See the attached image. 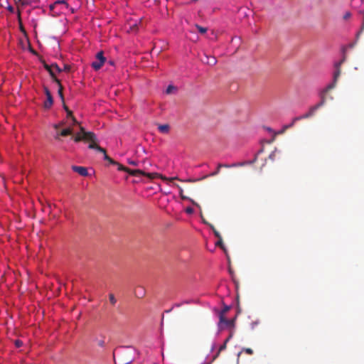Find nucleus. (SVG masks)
<instances>
[{"instance_id":"nucleus-11","label":"nucleus","mask_w":364,"mask_h":364,"mask_svg":"<svg viewBox=\"0 0 364 364\" xmlns=\"http://www.w3.org/2000/svg\"><path fill=\"white\" fill-rule=\"evenodd\" d=\"M55 82L58 85V94L60 98L61 99L63 104H64L65 100H64V95H63V87L61 85L60 81L57 77H55Z\"/></svg>"},{"instance_id":"nucleus-25","label":"nucleus","mask_w":364,"mask_h":364,"mask_svg":"<svg viewBox=\"0 0 364 364\" xmlns=\"http://www.w3.org/2000/svg\"><path fill=\"white\" fill-rule=\"evenodd\" d=\"M176 87L173 85H168L166 88V94H171L173 90H175Z\"/></svg>"},{"instance_id":"nucleus-23","label":"nucleus","mask_w":364,"mask_h":364,"mask_svg":"<svg viewBox=\"0 0 364 364\" xmlns=\"http://www.w3.org/2000/svg\"><path fill=\"white\" fill-rule=\"evenodd\" d=\"M210 228L213 230L215 236L216 237H218V239H220L221 235L220 234V232L215 228V227L213 225H211Z\"/></svg>"},{"instance_id":"nucleus-20","label":"nucleus","mask_w":364,"mask_h":364,"mask_svg":"<svg viewBox=\"0 0 364 364\" xmlns=\"http://www.w3.org/2000/svg\"><path fill=\"white\" fill-rule=\"evenodd\" d=\"M67 114H68V117H70L72 119L74 124H78V122L74 117V116L73 115V113H72V112L70 110H68Z\"/></svg>"},{"instance_id":"nucleus-15","label":"nucleus","mask_w":364,"mask_h":364,"mask_svg":"<svg viewBox=\"0 0 364 364\" xmlns=\"http://www.w3.org/2000/svg\"><path fill=\"white\" fill-rule=\"evenodd\" d=\"M44 68L50 73V75H51L53 81L55 82V77H56V76H55V73L53 71V64L50 65H49L48 64H45L44 65Z\"/></svg>"},{"instance_id":"nucleus-12","label":"nucleus","mask_w":364,"mask_h":364,"mask_svg":"<svg viewBox=\"0 0 364 364\" xmlns=\"http://www.w3.org/2000/svg\"><path fill=\"white\" fill-rule=\"evenodd\" d=\"M145 289L142 286H137L134 290V294L137 298H143L145 296Z\"/></svg>"},{"instance_id":"nucleus-29","label":"nucleus","mask_w":364,"mask_h":364,"mask_svg":"<svg viewBox=\"0 0 364 364\" xmlns=\"http://www.w3.org/2000/svg\"><path fill=\"white\" fill-rule=\"evenodd\" d=\"M242 351L245 352L246 353L249 355H252L253 353V350L251 348H244Z\"/></svg>"},{"instance_id":"nucleus-21","label":"nucleus","mask_w":364,"mask_h":364,"mask_svg":"<svg viewBox=\"0 0 364 364\" xmlns=\"http://www.w3.org/2000/svg\"><path fill=\"white\" fill-rule=\"evenodd\" d=\"M109 302L112 304V305L114 306L117 303V299H115L113 294H109Z\"/></svg>"},{"instance_id":"nucleus-4","label":"nucleus","mask_w":364,"mask_h":364,"mask_svg":"<svg viewBox=\"0 0 364 364\" xmlns=\"http://www.w3.org/2000/svg\"><path fill=\"white\" fill-rule=\"evenodd\" d=\"M75 142L80 141H90V143H96L97 137L94 132H86L85 128L80 127V132L77 133L73 138Z\"/></svg>"},{"instance_id":"nucleus-5","label":"nucleus","mask_w":364,"mask_h":364,"mask_svg":"<svg viewBox=\"0 0 364 364\" xmlns=\"http://www.w3.org/2000/svg\"><path fill=\"white\" fill-rule=\"evenodd\" d=\"M106 58L104 57L102 51L98 52L96 55V59L91 64L92 68L95 70H100L104 65Z\"/></svg>"},{"instance_id":"nucleus-24","label":"nucleus","mask_w":364,"mask_h":364,"mask_svg":"<svg viewBox=\"0 0 364 364\" xmlns=\"http://www.w3.org/2000/svg\"><path fill=\"white\" fill-rule=\"evenodd\" d=\"M53 68L55 73V72L60 73L62 70L56 63L53 64Z\"/></svg>"},{"instance_id":"nucleus-30","label":"nucleus","mask_w":364,"mask_h":364,"mask_svg":"<svg viewBox=\"0 0 364 364\" xmlns=\"http://www.w3.org/2000/svg\"><path fill=\"white\" fill-rule=\"evenodd\" d=\"M220 168H218V166L217 169L214 172L210 173L209 176H215L218 175L219 173V172H220Z\"/></svg>"},{"instance_id":"nucleus-35","label":"nucleus","mask_w":364,"mask_h":364,"mask_svg":"<svg viewBox=\"0 0 364 364\" xmlns=\"http://www.w3.org/2000/svg\"><path fill=\"white\" fill-rule=\"evenodd\" d=\"M350 16H351V14H350V12H346V13L344 14V16H343V18H344L345 20H346V19L349 18L350 17Z\"/></svg>"},{"instance_id":"nucleus-48","label":"nucleus","mask_w":364,"mask_h":364,"mask_svg":"<svg viewBox=\"0 0 364 364\" xmlns=\"http://www.w3.org/2000/svg\"><path fill=\"white\" fill-rule=\"evenodd\" d=\"M256 324H257V323H252V328H254V325H256Z\"/></svg>"},{"instance_id":"nucleus-44","label":"nucleus","mask_w":364,"mask_h":364,"mask_svg":"<svg viewBox=\"0 0 364 364\" xmlns=\"http://www.w3.org/2000/svg\"><path fill=\"white\" fill-rule=\"evenodd\" d=\"M64 69L65 70H70V67L68 65H65Z\"/></svg>"},{"instance_id":"nucleus-9","label":"nucleus","mask_w":364,"mask_h":364,"mask_svg":"<svg viewBox=\"0 0 364 364\" xmlns=\"http://www.w3.org/2000/svg\"><path fill=\"white\" fill-rule=\"evenodd\" d=\"M88 148L91 149H96L99 152L103 153L104 154V159L107 161H108V160H109L110 157L107 154L105 149L102 148L101 146H100L97 142L96 143H90L88 146Z\"/></svg>"},{"instance_id":"nucleus-31","label":"nucleus","mask_w":364,"mask_h":364,"mask_svg":"<svg viewBox=\"0 0 364 364\" xmlns=\"http://www.w3.org/2000/svg\"><path fill=\"white\" fill-rule=\"evenodd\" d=\"M23 345V342L20 340H16L15 341V346L17 347V348H19L21 346H22Z\"/></svg>"},{"instance_id":"nucleus-49","label":"nucleus","mask_w":364,"mask_h":364,"mask_svg":"<svg viewBox=\"0 0 364 364\" xmlns=\"http://www.w3.org/2000/svg\"><path fill=\"white\" fill-rule=\"evenodd\" d=\"M109 63L110 65H113L112 61H109Z\"/></svg>"},{"instance_id":"nucleus-39","label":"nucleus","mask_w":364,"mask_h":364,"mask_svg":"<svg viewBox=\"0 0 364 364\" xmlns=\"http://www.w3.org/2000/svg\"><path fill=\"white\" fill-rule=\"evenodd\" d=\"M108 161L112 164H114L115 165V164H117V161H114L112 158L109 159V160H108Z\"/></svg>"},{"instance_id":"nucleus-22","label":"nucleus","mask_w":364,"mask_h":364,"mask_svg":"<svg viewBox=\"0 0 364 364\" xmlns=\"http://www.w3.org/2000/svg\"><path fill=\"white\" fill-rule=\"evenodd\" d=\"M196 28L198 29V32H200L201 34H204L207 31V28L205 27H202L199 25H196Z\"/></svg>"},{"instance_id":"nucleus-18","label":"nucleus","mask_w":364,"mask_h":364,"mask_svg":"<svg viewBox=\"0 0 364 364\" xmlns=\"http://www.w3.org/2000/svg\"><path fill=\"white\" fill-rule=\"evenodd\" d=\"M345 61V58H343L342 60H341L339 62H337L335 63V72H339V75H341V65L343 63V62Z\"/></svg>"},{"instance_id":"nucleus-34","label":"nucleus","mask_w":364,"mask_h":364,"mask_svg":"<svg viewBox=\"0 0 364 364\" xmlns=\"http://www.w3.org/2000/svg\"><path fill=\"white\" fill-rule=\"evenodd\" d=\"M177 188H178L179 189V192H180V195L181 196L182 198H185V197L183 196V189L181 187H180L178 185H176Z\"/></svg>"},{"instance_id":"nucleus-19","label":"nucleus","mask_w":364,"mask_h":364,"mask_svg":"<svg viewBox=\"0 0 364 364\" xmlns=\"http://www.w3.org/2000/svg\"><path fill=\"white\" fill-rule=\"evenodd\" d=\"M215 245L220 247L221 249L225 251V247L223 242L222 236L220 237V239H218V242H215Z\"/></svg>"},{"instance_id":"nucleus-10","label":"nucleus","mask_w":364,"mask_h":364,"mask_svg":"<svg viewBox=\"0 0 364 364\" xmlns=\"http://www.w3.org/2000/svg\"><path fill=\"white\" fill-rule=\"evenodd\" d=\"M72 169L77 173L78 174H80V176H86L88 175V172H87V170L86 168L83 167V166H73L72 167Z\"/></svg>"},{"instance_id":"nucleus-28","label":"nucleus","mask_w":364,"mask_h":364,"mask_svg":"<svg viewBox=\"0 0 364 364\" xmlns=\"http://www.w3.org/2000/svg\"><path fill=\"white\" fill-rule=\"evenodd\" d=\"M138 30V26L136 23H134V25L130 26V31L135 32Z\"/></svg>"},{"instance_id":"nucleus-1","label":"nucleus","mask_w":364,"mask_h":364,"mask_svg":"<svg viewBox=\"0 0 364 364\" xmlns=\"http://www.w3.org/2000/svg\"><path fill=\"white\" fill-rule=\"evenodd\" d=\"M115 165L117 166L118 170L124 171L133 176H146L149 177V178H154L156 176H160L164 181H171L176 178H168L167 177L163 176L158 173H146L140 169H129L127 167H124V166H122V164H120L118 162H117V164H115Z\"/></svg>"},{"instance_id":"nucleus-43","label":"nucleus","mask_w":364,"mask_h":364,"mask_svg":"<svg viewBox=\"0 0 364 364\" xmlns=\"http://www.w3.org/2000/svg\"><path fill=\"white\" fill-rule=\"evenodd\" d=\"M186 211H187V213H192L193 209L191 208H187Z\"/></svg>"},{"instance_id":"nucleus-13","label":"nucleus","mask_w":364,"mask_h":364,"mask_svg":"<svg viewBox=\"0 0 364 364\" xmlns=\"http://www.w3.org/2000/svg\"><path fill=\"white\" fill-rule=\"evenodd\" d=\"M202 61L204 63H206V64L210 65H214L217 63V60H216L215 57L208 56V55H205V59H202Z\"/></svg>"},{"instance_id":"nucleus-2","label":"nucleus","mask_w":364,"mask_h":364,"mask_svg":"<svg viewBox=\"0 0 364 364\" xmlns=\"http://www.w3.org/2000/svg\"><path fill=\"white\" fill-rule=\"evenodd\" d=\"M113 358L115 364H129L134 360L133 353L128 348H123L117 353V358H116V353L114 351Z\"/></svg>"},{"instance_id":"nucleus-42","label":"nucleus","mask_w":364,"mask_h":364,"mask_svg":"<svg viewBox=\"0 0 364 364\" xmlns=\"http://www.w3.org/2000/svg\"><path fill=\"white\" fill-rule=\"evenodd\" d=\"M60 125H61V124H54L53 127H54V129H58L60 127Z\"/></svg>"},{"instance_id":"nucleus-40","label":"nucleus","mask_w":364,"mask_h":364,"mask_svg":"<svg viewBox=\"0 0 364 364\" xmlns=\"http://www.w3.org/2000/svg\"><path fill=\"white\" fill-rule=\"evenodd\" d=\"M63 106L64 109L66 111V112H68V110H70L68 109V107L66 106L65 102H64V104H63Z\"/></svg>"},{"instance_id":"nucleus-7","label":"nucleus","mask_w":364,"mask_h":364,"mask_svg":"<svg viewBox=\"0 0 364 364\" xmlns=\"http://www.w3.org/2000/svg\"><path fill=\"white\" fill-rule=\"evenodd\" d=\"M235 318H234L232 319H227L224 315L220 314L219 315V319H220L219 328L220 329H223V324L225 325L228 327L233 328L234 326H235Z\"/></svg>"},{"instance_id":"nucleus-33","label":"nucleus","mask_w":364,"mask_h":364,"mask_svg":"<svg viewBox=\"0 0 364 364\" xmlns=\"http://www.w3.org/2000/svg\"><path fill=\"white\" fill-rule=\"evenodd\" d=\"M6 9L10 13L14 12V9L11 5H9Z\"/></svg>"},{"instance_id":"nucleus-6","label":"nucleus","mask_w":364,"mask_h":364,"mask_svg":"<svg viewBox=\"0 0 364 364\" xmlns=\"http://www.w3.org/2000/svg\"><path fill=\"white\" fill-rule=\"evenodd\" d=\"M339 72H334L333 73V82L331 83H330L329 85H328L326 86V87L322 91L321 94V101L322 100V97H324V99L326 100V94L330 91L331 90L333 89L336 85V83H337V81L339 78Z\"/></svg>"},{"instance_id":"nucleus-14","label":"nucleus","mask_w":364,"mask_h":364,"mask_svg":"<svg viewBox=\"0 0 364 364\" xmlns=\"http://www.w3.org/2000/svg\"><path fill=\"white\" fill-rule=\"evenodd\" d=\"M252 162L250 161H247V162H243V163H238V164H218V168H220L222 167H225V168H230V167H237V166H243L245 164H251Z\"/></svg>"},{"instance_id":"nucleus-37","label":"nucleus","mask_w":364,"mask_h":364,"mask_svg":"<svg viewBox=\"0 0 364 364\" xmlns=\"http://www.w3.org/2000/svg\"><path fill=\"white\" fill-rule=\"evenodd\" d=\"M232 335H233V333H232V332H231V333H230V336H229L226 338V340L225 341V342L228 343V342L230 341V339L232 338Z\"/></svg>"},{"instance_id":"nucleus-26","label":"nucleus","mask_w":364,"mask_h":364,"mask_svg":"<svg viewBox=\"0 0 364 364\" xmlns=\"http://www.w3.org/2000/svg\"><path fill=\"white\" fill-rule=\"evenodd\" d=\"M230 309V306H224L223 310L221 311V312L220 313V314H223L225 316V314H226Z\"/></svg>"},{"instance_id":"nucleus-47","label":"nucleus","mask_w":364,"mask_h":364,"mask_svg":"<svg viewBox=\"0 0 364 364\" xmlns=\"http://www.w3.org/2000/svg\"><path fill=\"white\" fill-rule=\"evenodd\" d=\"M22 0H14L16 3L21 2Z\"/></svg>"},{"instance_id":"nucleus-36","label":"nucleus","mask_w":364,"mask_h":364,"mask_svg":"<svg viewBox=\"0 0 364 364\" xmlns=\"http://www.w3.org/2000/svg\"><path fill=\"white\" fill-rule=\"evenodd\" d=\"M128 163L131 165H134V166H136L137 165V163L134 161H132V160H129L128 161Z\"/></svg>"},{"instance_id":"nucleus-3","label":"nucleus","mask_w":364,"mask_h":364,"mask_svg":"<svg viewBox=\"0 0 364 364\" xmlns=\"http://www.w3.org/2000/svg\"><path fill=\"white\" fill-rule=\"evenodd\" d=\"M324 104H325V99H324V97H323L321 102H319L318 104L315 105L314 106L311 107L309 112H306V114H304L301 116H299V117H294L290 124L285 125L284 127V129H289V128L292 127L297 121L301 120L304 119H307V118H309V117L314 116L315 112H316V110L318 109H319L321 107H322Z\"/></svg>"},{"instance_id":"nucleus-17","label":"nucleus","mask_w":364,"mask_h":364,"mask_svg":"<svg viewBox=\"0 0 364 364\" xmlns=\"http://www.w3.org/2000/svg\"><path fill=\"white\" fill-rule=\"evenodd\" d=\"M73 134V129L66 128L60 132V135L61 136H66Z\"/></svg>"},{"instance_id":"nucleus-41","label":"nucleus","mask_w":364,"mask_h":364,"mask_svg":"<svg viewBox=\"0 0 364 364\" xmlns=\"http://www.w3.org/2000/svg\"><path fill=\"white\" fill-rule=\"evenodd\" d=\"M60 132H59V133H58V134L55 136V139L56 140H60Z\"/></svg>"},{"instance_id":"nucleus-32","label":"nucleus","mask_w":364,"mask_h":364,"mask_svg":"<svg viewBox=\"0 0 364 364\" xmlns=\"http://www.w3.org/2000/svg\"><path fill=\"white\" fill-rule=\"evenodd\" d=\"M97 344H98V346H100V347H103V346H105V340L102 339V340L98 341H97Z\"/></svg>"},{"instance_id":"nucleus-8","label":"nucleus","mask_w":364,"mask_h":364,"mask_svg":"<svg viewBox=\"0 0 364 364\" xmlns=\"http://www.w3.org/2000/svg\"><path fill=\"white\" fill-rule=\"evenodd\" d=\"M43 90L47 97L46 101L44 102V107L45 109H50L53 104V99L51 92L47 87H44Z\"/></svg>"},{"instance_id":"nucleus-46","label":"nucleus","mask_w":364,"mask_h":364,"mask_svg":"<svg viewBox=\"0 0 364 364\" xmlns=\"http://www.w3.org/2000/svg\"><path fill=\"white\" fill-rule=\"evenodd\" d=\"M21 4H22L23 6H25V5H26V4H27L26 1H21Z\"/></svg>"},{"instance_id":"nucleus-16","label":"nucleus","mask_w":364,"mask_h":364,"mask_svg":"<svg viewBox=\"0 0 364 364\" xmlns=\"http://www.w3.org/2000/svg\"><path fill=\"white\" fill-rule=\"evenodd\" d=\"M158 129L160 132L166 134L169 131V126L168 124H160L158 127Z\"/></svg>"},{"instance_id":"nucleus-38","label":"nucleus","mask_w":364,"mask_h":364,"mask_svg":"<svg viewBox=\"0 0 364 364\" xmlns=\"http://www.w3.org/2000/svg\"><path fill=\"white\" fill-rule=\"evenodd\" d=\"M17 15H18V21H19V23H21V12H20L19 10L18 11Z\"/></svg>"},{"instance_id":"nucleus-45","label":"nucleus","mask_w":364,"mask_h":364,"mask_svg":"<svg viewBox=\"0 0 364 364\" xmlns=\"http://www.w3.org/2000/svg\"><path fill=\"white\" fill-rule=\"evenodd\" d=\"M63 3L65 4V1H58L55 2V4H63Z\"/></svg>"},{"instance_id":"nucleus-27","label":"nucleus","mask_w":364,"mask_h":364,"mask_svg":"<svg viewBox=\"0 0 364 364\" xmlns=\"http://www.w3.org/2000/svg\"><path fill=\"white\" fill-rule=\"evenodd\" d=\"M227 343L224 342V343L220 346L218 355L223 350H224L226 348Z\"/></svg>"}]
</instances>
